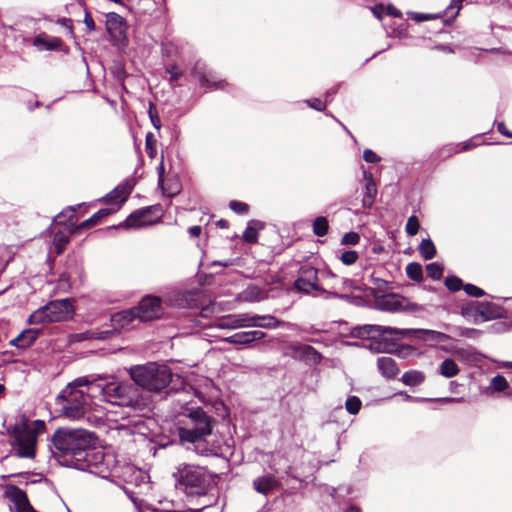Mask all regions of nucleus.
<instances>
[{
    "label": "nucleus",
    "instance_id": "obj_63",
    "mask_svg": "<svg viewBox=\"0 0 512 512\" xmlns=\"http://www.w3.org/2000/svg\"><path fill=\"white\" fill-rule=\"evenodd\" d=\"M385 11L388 15L390 16H393V17H396V18H400L402 17V13L399 9H397L395 6L393 5H388L386 8H385Z\"/></svg>",
    "mask_w": 512,
    "mask_h": 512
},
{
    "label": "nucleus",
    "instance_id": "obj_43",
    "mask_svg": "<svg viewBox=\"0 0 512 512\" xmlns=\"http://www.w3.org/2000/svg\"><path fill=\"white\" fill-rule=\"evenodd\" d=\"M217 327L221 329H238L239 324L237 322L236 315H228L219 319Z\"/></svg>",
    "mask_w": 512,
    "mask_h": 512
},
{
    "label": "nucleus",
    "instance_id": "obj_49",
    "mask_svg": "<svg viewBox=\"0 0 512 512\" xmlns=\"http://www.w3.org/2000/svg\"><path fill=\"white\" fill-rule=\"evenodd\" d=\"M229 208L232 211H234L235 213H238V214H241V215L248 214L249 209H250V207H249V205L247 203L240 202V201H237V200L230 201Z\"/></svg>",
    "mask_w": 512,
    "mask_h": 512
},
{
    "label": "nucleus",
    "instance_id": "obj_4",
    "mask_svg": "<svg viewBox=\"0 0 512 512\" xmlns=\"http://www.w3.org/2000/svg\"><path fill=\"white\" fill-rule=\"evenodd\" d=\"M187 418V425L178 427L177 435L181 444H193L198 452L200 444L212 434L216 420L201 407L190 410Z\"/></svg>",
    "mask_w": 512,
    "mask_h": 512
},
{
    "label": "nucleus",
    "instance_id": "obj_31",
    "mask_svg": "<svg viewBox=\"0 0 512 512\" xmlns=\"http://www.w3.org/2000/svg\"><path fill=\"white\" fill-rule=\"evenodd\" d=\"M461 314L465 318H473L474 322L480 318V301H470L463 305L461 308Z\"/></svg>",
    "mask_w": 512,
    "mask_h": 512
},
{
    "label": "nucleus",
    "instance_id": "obj_60",
    "mask_svg": "<svg viewBox=\"0 0 512 512\" xmlns=\"http://www.w3.org/2000/svg\"><path fill=\"white\" fill-rule=\"evenodd\" d=\"M79 341L97 340L96 330H88L76 335Z\"/></svg>",
    "mask_w": 512,
    "mask_h": 512
},
{
    "label": "nucleus",
    "instance_id": "obj_14",
    "mask_svg": "<svg viewBox=\"0 0 512 512\" xmlns=\"http://www.w3.org/2000/svg\"><path fill=\"white\" fill-rule=\"evenodd\" d=\"M405 302L406 298L394 293L375 297L377 309L386 312H397L404 309Z\"/></svg>",
    "mask_w": 512,
    "mask_h": 512
},
{
    "label": "nucleus",
    "instance_id": "obj_15",
    "mask_svg": "<svg viewBox=\"0 0 512 512\" xmlns=\"http://www.w3.org/2000/svg\"><path fill=\"white\" fill-rule=\"evenodd\" d=\"M78 207H80V205L68 206L63 211L58 213L54 218V222L57 225L67 227L69 234H77L80 232V231H73L74 228L79 225V224H77L78 216L76 214Z\"/></svg>",
    "mask_w": 512,
    "mask_h": 512
},
{
    "label": "nucleus",
    "instance_id": "obj_9",
    "mask_svg": "<svg viewBox=\"0 0 512 512\" xmlns=\"http://www.w3.org/2000/svg\"><path fill=\"white\" fill-rule=\"evenodd\" d=\"M139 323L152 322L164 314L163 300L159 296L146 295L134 306Z\"/></svg>",
    "mask_w": 512,
    "mask_h": 512
},
{
    "label": "nucleus",
    "instance_id": "obj_37",
    "mask_svg": "<svg viewBox=\"0 0 512 512\" xmlns=\"http://www.w3.org/2000/svg\"><path fill=\"white\" fill-rule=\"evenodd\" d=\"M49 313L46 310V307L43 306L36 311H34L28 318L29 324H43V323H51Z\"/></svg>",
    "mask_w": 512,
    "mask_h": 512
},
{
    "label": "nucleus",
    "instance_id": "obj_26",
    "mask_svg": "<svg viewBox=\"0 0 512 512\" xmlns=\"http://www.w3.org/2000/svg\"><path fill=\"white\" fill-rule=\"evenodd\" d=\"M106 28L111 36H121L124 33V18L116 13L110 14L106 22Z\"/></svg>",
    "mask_w": 512,
    "mask_h": 512
},
{
    "label": "nucleus",
    "instance_id": "obj_11",
    "mask_svg": "<svg viewBox=\"0 0 512 512\" xmlns=\"http://www.w3.org/2000/svg\"><path fill=\"white\" fill-rule=\"evenodd\" d=\"M298 273L299 276L293 284L295 290L303 294H309L311 291H325L319 284L318 270L316 268L302 266Z\"/></svg>",
    "mask_w": 512,
    "mask_h": 512
},
{
    "label": "nucleus",
    "instance_id": "obj_57",
    "mask_svg": "<svg viewBox=\"0 0 512 512\" xmlns=\"http://www.w3.org/2000/svg\"><path fill=\"white\" fill-rule=\"evenodd\" d=\"M307 103L311 108H313L317 111H324L326 108L325 102H323L322 100H320L318 98L310 99L307 101Z\"/></svg>",
    "mask_w": 512,
    "mask_h": 512
},
{
    "label": "nucleus",
    "instance_id": "obj_13",
    "mask_svg": "<svg viewBox=\"0 0 512 512\" xmlns=\"http://www.w3.org/2000/svg\"><path fill=\"white\" fill-rule=\"evenodd\" d=\"M110 321L112 326L118 329V332L121 333L123 330H130L136 328V322L139 323V318L134 307L129 309H125L116 313H113L110 317Z\"/></svg>",
    "mask_w": 512,
    "mask_h": 512
},
{
    "label": "nucleus",
    "instance_id": "obj_52",
    "mask_svg": "<svg viewBox=\"0 0 512 512\" xmlns=\"http://www.w3.org/2000/svg\"><path fill=\"white\" fill-rule=\"evenodd\" d=\"M148 114H149L151 123L154 126V128L159 130L161 128V120L158 115L156 106L153 103L149 104Z\"/></svg>",
    "mask_w": 512,
    "mask_h": 512
},
{
    "label": "nucleus",
    "instance_id": "obj_8",
    "mask_svg": "<svg viewBox=\"0 0 512 512\" xmlns=\"http://www.w3.org/2000/svg\"><path fill=\"white\" fill-rule=\"evenodd\" d=\"M102 394L105 399L119 406H126L134 410H142L145 400L142 391L135 382H110L103 386Z\"/></svg>",
    "mask_w": 512,
    "mask_h": 512
},
{
    "label": "nucleus",
    "instance_id": "obj_23",
    "mask_svg": "<svg viewBox=\"0 0 512 512\" xmlns=\"http://www.w3.org/2000/svg\"><path fill=\"white\" fill-rule=\"evenodd\" d=\"M377 367L381 374L387 379H392L399 373L397 363L391 357H379L377 359Z\"/></svg>",
    "mask_w": 512,
    "mask_h": 512
},
{
    "label": "nucleus",
    "instance_id": "obj_21",
    "mask_svg": "<svg viewBox=\"0 0 512 512\" xmlns=\"http://www.w3.org/2000/svg\"><path fill=\"white\" fill-rule=\"evenodd\" d=\"M158 184L161 186L163 193L169 197H173L181 191V184L178 179L169 178L165 183L163 165L159 167Z\"/></svg>",
    "mask_w": 512,
    "mask_h": 512
},
{
    "label": "nucleus",
    "instance_id": "obj_55",
    "mask_svg": "<svg viewBox=\"0 0 512 512\" xmlns=\"http://www.w3.org/2000/svg\"><path fill=\"white\" fill-rule=\"evenodd\" d=\"M411 18L415 20L416 22H423L428 20H433L436 18H439V14H424V13H418V12H412L410 14Z\"/></svg>",
    "mask_w": 512,
    "mask_h": 512
},
{
    "label": "nucleus",
    "instance_id": "obj_18",
    "mask_svg": "<svg viewBox=\"0 0 512 512\" xmlns=\"http://www.w3.org/2000/svg\"><path fill=\"white\" fill-rule=\"evenodd\" d=\"M131 191L132 186L128 183H124L109 192L103 200L106 204L122 205L128 199Z\"/></svg>",
    "mask_w": 512,
    "mask_h": 512
},
{
    "label": "nucleus",
    "instance_id": "obj_59",
    "mask_svg": "<svg viewBox=\"0 0 512 512\" xmlns=\"http://www.w3.org/2000/svg\"><path fill=\"white\" fill-rule=\"evenodd\" d=\"M84 24H85L88 32H92L95 30L94 19H93L91 13L87 9L85 10Z\"/></svg>",
    "mask_w": 512,
    "mask_h": 512
},
{
    "label": "nucleus",
    "instance_id": "obj_41",
    "mask_svg": "<svg viewBox=\"0 0 512 512\" xmlns=\"http://www.w3.org/2000/svg\"><path fill=\"white\" fill-rule=\"evenodd\" d=\"M362 407V402L357 396H350L347 398L345 402V408L347 412L351 415H356L359 413Z\"/></svg>",
    "mask_w": 512,
    "mask_h": 512
},
{
    "label": "nucleus",
    "instance_id": "obj_5",
    "mask_svg": "<svg viewBox=\"0 0 512 512\" xmlns=\"http://www.w3.org/2000/svg\"><path fill=\"white\" fill-rule=\"evenodd\" d=\"M90 381L87 377H79L69 383L57 396V404L61 406V412L70 419L83 417L88 406L89 396L79 387L87 386Z\"/></svg>",
    "mask_w": 512,
    "mask_h": 512
},
{
    "label": "nucleus",
    "instance_id": "obj_40",
    "mask_svg": "<svg viewBox=\"0 0 512 512\" xmlns=\"http://www.w3.org/2000/svg\"><path fill=\"white\" fill-rule=\"evenodd\" d=\"M281 321L276 317L271 315H260L259 321H257V325L255 327L265 328V329H273L280 326Z\"/></svg>",
    "mask_w": 512,
    "mask_h": 512
},
{
    "label": "nucleus",
    "instance_id": "obj_48",
    "mask_svg": "<svg viewBox=\"0 0 512 512\" xmlns=\"http://www.w3.org/2000/svg\"><path fill=\"white\" fill-rule=\"evenodd\" d=\"M145 149L149 157L153 158L156 155V139L151 132L146 135Z\"/></svg>",
    "mask_w": 512,
    "mask_h": 512
},
{
    "label": "nucleus",
    "instance_id": "obj_39",
    "mask_svg": "<svg viewBox=\"0 0 512 512\" xmlns=\"http://www.w3.org/2000/svg\"><path fill=\"white\" fill-rule=\"evenodd\" d=\"M236 318L239 324V328L255 327L257 325V321H259L260 315H250L248 313H243L237 314Z\"/></svg>",
    "mask_w": 512,
    "mask_h": 512
},
{
    "label": "nucleus",
    "instance_id": "obj_35",
    "mask_svg": "<svg viewBox=\"0 0 512 512\" xmlns=\"http://www.w3.org/2000/svg\"><path fill=\"white\" fill-rule=\"evenodd\" d=\"M407 277L415 282H421L423 280V269L420 263L411 262L406 266Z\"/></svg>",
    "mask_w": 512,
    "mask_h": 512
},
{
    "label": "nucleus",
    "instance_id": "obj_1",
    "mask_svg": "<svg viewBox=\"0 0 512 512\" xmlns=\"http://www.w3.org/2000/svg\"><path fill=\"white\" fill-rule=\"evenodd\" d=\"M96 440V434L85 429L58 428L51 437V452L63 466L89 470L103 459L95 451Z\"/></svg>",
    "mask_w": 512,
    "mask_h": 512
},
{
    "label": "nucleus",
    "instance_id": "obj_12",
    "mask_svg": "<svg viewBox=\"0 0 512 512\" xmlns=\"http://www.w3.org/2000/svg\"><path fill=\"white\" fill-rule=\"evenodd\" d=\"M52 322H60L72 317L74 313L73 300L59 299L45 305Z\"/></svg>",
    "mask_w": 512,
    "mask_h": 512
},
{
    "label": "nucleus",
    "instance_id": "obj_64",
    "mask_svg": "<svg viewBox=\"0 0 512 512\" xmlns=\"http://www.w3.org/2000/svg\"><path fill=\"white\" fill-rule=\"evenodd\" d=\"M372 12L374 14V16L376 18H378L379 20L382 19L383 17V14L385 11V7L382 5V4H379V5H375L373 8H372Z\"/></svg>",
    "mask_w": 512,
    "mask_h": 512
},
{
    "label": "nucleus",
    "instance_id": "obj_29",
    "mask_svg": "<svg viewBox=\"0 0 512 512\" xmlns=\"http://www.w3.org/2000/svg\"><path fill=\"white\" fill-rule=\"evenodd\" d=\"M72 234H69V231H57L54 233L53 236V245L55 247V252L57 255H61L64 250L66 249L67 244L70 242V236Z\"/></svg>",
    "mask_w": 512,
    "mask_h": 512
},
{
    "label": "nucleus",
    "instance_id": "obj_56",
    "mask_svg": "<svg viewBox=\"0 0 512 512\" xmlns=\"http://www.w3.org/2000/svg\"><path fill=\"white\" fill-rule=\"evenodd\" d=\"M363 159L367 163H378L380 162L381 158L371 149H365L363 152Z\"/></svg>",
    "mask_w": 512,
    "mask_h": 512
},
{
    "label": "nucleus",
    "instance_id": "obj_50",
    "mask_svg": "<svg viewBox=\"0 0 512 512\" xmlns=\"http://www.w3.org/2000/svg\"><path fill=\"white\" fill-rule=\"evenodd\" d=\"M97 340H107L120 335L118 329L112 326V329L96 330Z\"/></svg>",
    "mask_w": 512,
    "mask_h": 512
},
{
    "label": "nucleus",
    "instance_id": "obj_28",
    "mask_svg": "<svg viewBox=\"0 0 512 512\" xmlns=\"http://www.w3.org/2000/svg\"><path fill=\"white\" fill-rule=\"evenodd\" d=\"M294 351L299 352L305 359L312 360L314 363H319L321 354L311 345L299 344L294 347Z\"/></svg>",
    "mask_w": 512,
    "mask_h": 512
},
{
    "label": "nucleus",
    "instance_id": "obj_17",
    "mask_svg": "<svg viewBox=\"0 0 512 512\" xmlns=\"http://www.w3.org/2000/svg\"><path fill=\"white\" fill-rule=\"evenodd\" d=\"M254 490L262 495H268L280 486L278 479L272 475H264L252 481Z\"/></svg>",
    "mask_w": 512,
    "mask_h": 512
},
{
    "label": "nucleus",
    "instance_id": "obj_10",
    "mask_svg": "<svg viewBox=\"0 0 512 512\" xmlns=\"http://www.w3.org/2000/svg\"><path fill=\"white\" fill-rule=\"evenodd\" d=\"M162 218V209L160 205H153L140 208L131 213L124 223L125 228H140L153 225Z\"/></svg>",
    "mask_w": 512,
    "mask_h": 512
},
{
    "label": "nucleus",
    "instance_id": "obj_44",
    "mask_svg": "<svg viewBox=\"0 0 512 512\" xmlns=\"http://www.w3.org/2000/svg\"><path fill=\"white\" fill-rule=\"evenodd\" d=\"M165 71L170 75L169 81L171 85L176 86V82L182 77L183 72L176 64H171L165 67Z\"/></svg>",
    "mask_w": 512,
    "mask_h": 512
},
{
    "label": "nucleus",
    "instance_id": "obj_33",
    "mask_svg": "<svg viewBox=\"0 0 512 512\" xmlns=\"http://www.w3.org/2000/svg\"><path fill=\"white\" fill-rule=\"evenodd\" d=\"M419 252L425 260L434 258L437 253L436 247L430 238L422 239L419 244Z\"/></svg>",
    "mask_w": 512,
    "mask_h": 512
},
{
    "label": "nucleus",
    "instance_id": "obj_24",
    "mask_svg": "<svg viewBox=\"0 0 512 512\" xmlns=\"http://www.w3.org/2000/svg\"><path fill=\"white\" fill-rule=\"evenodd\" d=\"M114 211L109 208H103L94 213L90 218L80 223L73 231H82L85 229L92 228L100 223V221L112 214Z\"/></svg>",
    "mask_w": 512,
    "mask_h": 512
},
{
    "label": "nucleus",
    "instance_id": "obj_34",
    "mask_svg": "<svg viewBox=\"0 0 512 512\" xmlns=\"http://www.w3.org/2000/svg\"><path fill=\"white\" fill-rule=\"evenodd\" d=\"M206 82L207 83H200V86L211 90H224L228 86L226 80L218 79L212 72H209Z\"/></svg>",
    "mask_w": 512,
    "mask_h": 512
},
{
    "label": "nucleus",
    "instance_id": "obj_25",
    "mask_svg": "<svg viewBox=\"0 0 512 512\" xmlns=\"http://www.w3.org/2000/svg\"><path fill=\"white\" fill-rule=\"evenodd\" d=\"M34 45L44 46L46 50H58L62 47L63 41L61 38L49 36L46 33H41L35 37Z\"/></svg>",
    "mask_w": 512,
    "mask_h": 512
},
{
    "label": "nucleus",
    "instance_id": "obj_54",
    "mask_svg": "<svg viewBox=\"0 0 512 512\" xmlns=\"http://www.w3.org/2000/svg\"><path fill=\"white\" fill-rule=\"evenodd\" d=\"M358 253L354 250L345 251L342 253L340 260L345 265H352L358 260Z\"/></svg>",
    "mask_w": 512,
    "mask_h": 512
},
{
    "label": "nucleus",
    "instance_id": "obj_3",
    "mask_svg": "<svg viewBox=\"0 0 512 512\" xmlns=\"http://www.w3.org/2000/svg\"><path fill=\"white\" fill-rule=\"evenodd\" d=\"M176 488L189 496H204L212 483L218 478L217 474L209 472L205 467L182 463L173 474Z\"/></svg>",
    "mask_w": 512,
    "mask_h": 512
},
{
    "label": "nucleus",
    "instance_id": "obj_7",
    "mask_svg": "<svg viewBox=\"0 0 512 512\" xmlns=\"http://www.w3.org/2000/svg\"><path fill=\"white\" fill-rule=\"evenodd\" d=\"M130 375L137 387L152 392L162 391L172 380L171 369L166 365L157 363H148L131 368Z\"/></svg>",
    "mask_w": 512,
    "mask_h": 512
},
{
    "label": "nucleus",
    "instance_id": "obj_58",
    "mask_svg": "<svg viewBox=\"0 0 512 512\" xmlns=\"http://www.w3.org/2000/svg\"><path fill=\"white\" fill-rule=\"evenodd\" d=\"M425 400L439 402V403H460L463 401V397H441V398L425 399Z\"/></svg>",
    "mask_w": 512,
    "mask_h": 512
},
{
    "label": "nucleus",
    "instance_id": "obj_38",
    "mask_svg": "<svg viewBox=\"0 0 512 512\" xmlns=\"http://www.w3.org/2000/svg\"><path fill=\"white\" fill-rule=\"evenodd\" d=\"M210 71H207V67L204 63L196 62L191 69V76L197 79L200 83H207L206 78Z\"/></svg>",
    "mask_w": 512,
    "mask_h": 512
},
{
    "label": "nucleus",
    "instance_id": "obj_53",
    "mask_svg": "<svg viewBox=\"0 0 512 512\" xmlns=\"http://www.w3.org/2000/svg\"><path fill=\"white\" fill-rule=\"evenodd\" d=\"M360 242V235L357 232L345 233L341 239L342 245H357Z\"/></svg>",
    "mask_w": 512,
    "mask_h": 512
},
{
    "label": "nucleus",
    "instance_id": "obj_22",
    "mask_svg": "<svg viewBox=\"0 0 512 512\" xmlns=\"http://www.w3.org/2000/svg\"><path fill=\"white\" fill-rule=\"evenodd\" d=\"M364 179L366 183L365 195L362 199V204L364 208H371L377 195V186L371 173L365 171Z\"/></svg>",
    "mask_w": 512,
    "mask_h": 512
},
{
    "label": "nucleus",
    "instance_id": "obj_42",
    "mask_svg": "<svg viewBox=\"0 0 512 512\" xmlns=\"http://www.w3.org/2000/svg\"><path fill=\"white\" fill-rule=\"evenodd\" d=\"M444 283L451 292H457L464 287L462 279L455 275L447 276Z\"/></svg>",
    "mask_w": 512,
    "mask_h": 512
},
{
    "label": "nucleus",
    "instance_id": "obj_62",
    "mask_svg": "<svg viewBox=\"0 0 512 512\" xmlns=\"http://www.w3.org/2000/svg\"><path fill=\"white\" fill-rule=\"evenodd\" d=\"M497 131L505 137L512 138V132L510 130H508V128L504 122H499L497 124Z\"/></svg>",
    "mask_w": 512,
    "mask_h": 512
},
{
    "label": "nucleus",
    "instance_id": "obj_51",
    "mask_svg": "<svg viewBox=\"0 0 512 512\" xmlns=\"http://www.w3.org/2000/svg\"><path fill=\"white\" fill-rule=\"evenodd\" d=\"M463 289L466 292V294L471 297L479 298L485 295V291L474 284H465Z\"/></svg>",
    "mask_w": 512,
    "mask_h": 512
},
{
    "label": "nucleus",
    "instance_id": "obj_47",
    "mask_svg": "<svg viewBox=\"0 0 512 512\" xmlns=\"http://www.w3.org/2000/svg\"><path fill=\"white\" fill-rule=\"evenodd\" d=\"M492 388L497 392H502L506 390L509 386L508 381L502 375H496L491 380Z\"/></svg>",
    "mask_w": 512,
    "mask_h": 512
},
{
    "label": "nucleus",
    "instance_id": "obj_19",
    "mask_svg": "<svg viewBox=\"0 0 512 512\" xmlns=\"http://www.w3.org/2000/svg\"><path fill=\"white\" fill-rule=\"evenodd\" d=\"M40 335L39 329L29 328L23 330L17 337L12 339L9 344L20 349L30 347Z\"/></svg>",
    "mask_w": 512,
    "mask_h": 512
},
{
    "label": "nucleus",
    "instance_id": "obj_2",
    "mask_svg": "<svg viewBox=\"0 0 512 512\" xmlns=\"http://www.w3.org/2000/svg\"><path fill=\"white\" fill-rule=\"evenodd\" d=\"M46 424L43 420L29 421L25 416L19 422L7 428L9 444L18 458L35 459L38 436L44 433Z\"/></svg>",
    "mask_w": 512,
    "mask_h": 512
},
{
    "label": "nucleus",
    "instance_id": "obj_46",
    "mask_svg": "<svg viewBox=\"0 0 512 512\" xmlns=\"http://www.w3.org/2000/svg\"><path fill=\"white\" fill-rule=\"evenodd\" d=\"M420 229V223L415 215H411L406 223L405 231L409 236H415Z\"/></svg>",
    "mask_w": 512,
    "mask_h": 512
},
{
    "label": "nucleus",
    "instance_id": "obj_45",
    "mask_svg": "<svg viewBox=\"0 0 512 512\" xmlns=\"http://www.w3.org/2000/svg\"><path fill=\"white\" fill-rule=\"evenodd\" d=\"M427 275L433 280H440L443 275V267L436 263H430L426 266Z\"/></svg>",
    "mask_w": 512,
    "mask_h": 512
},
{
    "label": "nucleus",
    "instance_id": "obj_32",
    "mask_svg": "<svg viewBox=\"0 0 512 512\" xmlns=\"http://www.w3.org/2000/svg\"><path fill=\"white\" fill-rule=\"evenodd\" d=\"M457 363L450 358L445 359L440 365V374L446 378H451L459 373Z\"/></svg>",
    "mask_w": 512,
    "mask_h": 512
},
{
    "label": "nucleus",
    "instance_id": "obj_61",
    "mask_svg": "<svg viewBox=\"0 0 512 512\" xmlns=\"http://www.w3.org/2000/svg\"><path fill=\"white\" fill-rule=\"evenodd\" d=\"M463 1L464 0H452L450 6L448 7V9H455L454 14L451 16L452 19H455V17L458 15L462 7Z\"/></svg>",
    "mask_w": 512,
    "mask_h": 512
},
{
    "label": "nucleus",
    "instance_id": "obj_30",
    "mask_svg": "<svg viewBox=\"0 0 512 512\" xmlns=\"http://www.w3.org/2000/svg\"><path fill=\"white\" fill-rule=\"evenodd\" d=\"M425 375L421 371L410 370L402 375L401 381L407 386H417L423 383Z\"/></svg>",
    "mask_w": 512,
    "mask_h": 512
},
{
    "label": "nucleus",
    "instance_id": "obj_6",
    "mask_svg": "<svg viewBox=\"0 0 512 512\" xmlns=\"http://www.w3.org/2000/svg\"><path fill=\"white\" fill-rule=\"evenodd\" d=\"M411 333L419 334L418 337L424 339L423 335L433 334L434 331L424 329H398L381 325H365L359 329L358 336L369 338H375L376 336L381 337L380 341L374 343L375 350L390 353L394 351L397 341Z\"/></svg>",
    "mask_w": 512,
    "mask_h": 512
},
{
    "label": "nucleus",
    "instance_id": "obj_16",
    "mask_svg": "<svg viewBox=\"0 0 512 512\" xmlns=\"http://www.w3.org/2000/svg\"><path fill=\"white\" fill-rule=\"evenodd\" d=\"M266 336V333L260 330L238 332L223 339L224 342L234 345H250Z\"/></svg>",
    "mask_w": 512,
    "mask_h": 512
},
{
    "label": "nucleus",
    "instance_id": "obj_20",
    "mask_svg": "<svg viewBox=\"0 0 512 512\" xmlns=\"http://www.w3.org/2000/svg\"><path fill=\"white\" fill-rule=\"evenodd\" d=\"M505 310L503 307L493 302H480V319L482 321H489L504 317Z\"/></svg>",
    "mask_w": 512,
    "mask_h": 512
},
{
    "label": "nucleus",
    "instance_id": "obj_36",
    "mask_svg": "<svg viewBox=\"0 0 512 512\" xmlns=\"http://www.w3.org/2000/svg\"><path fill=\"white\" fill-rule=\"evenodd\" d=\"M312 230L314 235L318 237H323L327 235L329 230V222L326 217L318 216L313 221Z\"/></svg>",
    "mask_w": 512,
    "mask_h": 512
},
{
    "label": "nucleus",
    "instance_id": "obj_27",
    "mask_svg": "<svg viewBox=\"0 0 512 512\" xmlns=\"http://www.w3.org/2000/svg\"><path fill=\"white\" fill-rule=\"evenodd\" d=\"M264 224L259 220H251L247 228L243 232V240L249 244L257 243L258 241V228L262 229Z\"/></svg>",
    "mask_w": 512,
    "mask_h": 512
}]
</instances>
